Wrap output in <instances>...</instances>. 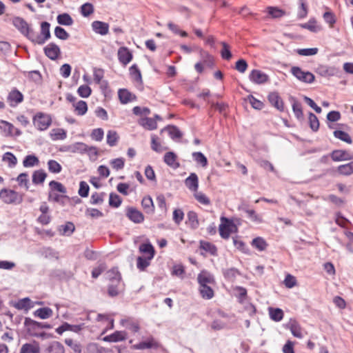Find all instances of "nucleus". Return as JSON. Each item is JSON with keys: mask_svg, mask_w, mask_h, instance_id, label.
I'll use <instances>...</instances> for the list:
<instances>
[{"mask_svg": "<svg viewBox=\"0 0 353 353\" xmlns=\"http://www.w3.org/2000/svg\"><path fill=\"white\" fill-rule=\"evenodd\" d=\"M109 284L108 286V294L111 297L119 295L121 290V275L117 269H112L108 272Z\"/></svg>", "mask_w": 353, "mask_h": 353, "instance_id": "f257e3e1", "label": "nucleus"}, {"mask_svg": "<svg viewBox=\"0 0 353 353\" xmlns=\"http://www.w3.org/2000/svg\"><path fill=\"white\" fill-rule=\"evenodd\" d=\"M0 199L6 204L16 205L23 202V196L14 190L3 188L0 190Z\"/></svg>", "mask_w": 353, "mask_h": 353, "instance_id": "f03ea898", "label": "nucleus"}, {"mask_svg": "<svg viewBox=\"0 0 353 353\" xmlns=\"http://www.w3.org/2000/svg\"><path fill=\"white\" fill-rule=\"evenodd\" d=\"M12 25L21 34L31 41L34 30L23 18L20 17H13Z\"/></svg>", "mask_w": 353, "mask_h": 353, "instance_id": "7ed1b4c3", "label": "nucleus"}, {"mask_svg": "<svg viewBox=\"0 0 353 353\" xmlns=\"http://www.w3.org/2000/svg\"><path fill=\"white\" fill-rule=\"evenodd\" d=\"M50 23L48 21H43L41 23V34L38 35L34 30L32 37L31 42L34 44L43 45L46 41L50 39L51 34L50 31Z\"/></svg>", "mask_w": 353, "mask_h": 353, "instance_id": "20e7f679", "label": "nucleus"}, {"mask_svg": "<svg viewBox=\"0 0 353 353\" xmlns=\"http://www.w3.org/2000/svg\"><path fill=\"white\" fill-rule=\"evenodd\" d=\"M32 121L39 130L43 131L51 125L52 118L50 114L39 112L33 117Z\"/></svg>", "mask_w": 353, "mask_h": 353, "instance_id": "39448f33", "label": "nucleus"}, {"mask_svg": "<svg viewBox=\"0 0 353 353\" xmlns=\"http://www.w3.org/2000/svg\"><path fill=\"white\" fill-rule=\"evenodd\" d=\"M221 222L219 228V234L224 239H228L230 237L232 228H234L236 230H238L236 225L231 219L222 216L221 217Z\"/></svg>", "mask_w": 353, "mask_h": 353, "instance_id": "423d86ee", "label": "nucleus"}, {"mask_svg": "<svg viewBox=\"0 0 353 353\" xmlns=\"http://www.w3.org/2000/svg\"><path fill=\"white\" fill-rule=\"evenodd\" d=\"M290 72L298 80L306 83H312L315 80L314 75L309 71H303L299 66H293L290 69Z\"/></svg>", "mask_w": 353, "mask_h": 353, "instance_id": "0eeeda50", "label": "nucleus"}, {"mask_svg": "<svg viewBox=\"0 0 353 353\" xmlns=\"http://www.w3.org/2000/svg\"><path fill=\"white\" fill-rule=\"evenodd\" d=\"M91 150L94 151V155L96 159L97 157L99 155L97 148L94 146H88L85 143L83 142H76L73 144H71V152L72 153H79L81 154L87 153L89 156H90V152Z\"/></svg>", "mask_w": 353, "mask_h": 353, "instance_id": "6e6552de", "label": "nucleus"}, {"mask_svg": "<svg viewBox=\"0 0 353 353\" xmlns=\"http://www.w3.org/2000/svg\"><path fill=\"white\" fill-rule=\"evenodd\" d=\"M23 324L27 334L30 336L35 337L40 331L39 322L30 317H25Z\"/></svg>", "mask_w": 353, "mask_h": 353, "instance_id": "1a4fd4ad", "label": "nucleus"}, {"mask_svg": "<svg viewBox=\"0 0 353 353\" xmlns=\"http://www.w3.org/2000/svg\"><path fill=\"white\" fill-rule=\"evenodd\" d=\"M239 210L242 211L247 214V217L252 221L261 223L263 220L261 215L258 214L256 211L253 209H250L248 204L243 203L239 208Z\"/></svg>", "mask_w": 353, "mask_h": 353, "instance_id": "9d476101", "label": "nucleus"}, {"mask_svg": "<svg viewBox=\"0 0 353 353\" xmlns=\"http://www.w3.org/2000/svg\"><path fill=\"white\" fill-rule=\"evenodd\" d=\"M249 79L255 84H264L270 81V77L267 74L257 69L251 71Z\"/></svg>", "mask_w": 353, "mask_h": 353, "instance_id": "9b49d317", "label": "nucleus"}, {"mask_svg": "<svg viewBox=\"0 0 353 353\" xmlns=\"http://www.w3.org/2000/svg\"><path fill=\"white\" fill-rule=\"evenodd\" d=\"M0 129L5 132L6 137H19L22 133L19 129L15 128L11 123L4 120L0 121Z\"/></svg>", "mask_w": 353, "mask_h": 353, "instance_id": "f8f14e48", "label": "nucleus"}, {"mask_svg": "<svg viewBox=\"0 0 353 353\" xmlns=\"http://www.w3.org/2000/svg\"><path fill=\"white\" fill-rule=\"evenodd\" d=\"M45 55L51 60H56L61 54L59 47L54 43H50L43 48Z\"/></svg>", "mask_w": 353, "mask_h": 353, "instance_id": "ddd939ff", "label": "nucleus"}, {"mask_svg": "<svg viewBox=\"0 0 353 353\" xmlns=\"http://www.w3.org/2000/svg\"><path fill=\"white\" fill-rule=\"evenodd\" d=\"M289 101L292 103V111L295 117L299 121L303 122L305 120V118L302 110V104L292 96L290 97Z\"/></svg>", "mask_w": 353, "mask_h": 353, "instance_id": "4468645a", "label": "nucleus"}, {"mask_svg": "<svg viewBox=\"0 0 353 353\" xmlns=\"http://www.w3.org/2000/svg\"><path fill=\"white\" fill-rule=\"evenodd\" d=\"M330 157L334 161H349L353 159V154L344 150H334L330 153Z\"/></svg>", "mask_w": 353, "mask_h": 353, "instance_id": "2eb2a0df", "label": "nucleus"}, {"mask_svg": "<svg viewBox=\"0 0 353 353\" xmlns=\"http://www.w3.org/2000/svg\"><path fill=\"white\" fill-rule=\"evenodd\" d=\"M126 216L134 223H141L144 221L143 213L133 207H128L127 208Z\"/></svg>", "mask_w": 353, "mask_h": 353, "instance_id": "dca6fc26", "label": "nucleus"}, {"mask_svg": "<svg viewBox=\"0 0 353 353\" xmlns=\"http://www.w3.org/2000/svg\"><path fill=\"white\" fill-rule=\"evenodd\" d=\"M270 104L280 112L284 111V103L281 97L276 92H270L268 97Z\"/></svg>", "mask_w": 353, "mask_h": 353, "instance_id": "f3484780", "label": "nucleus"}, {"mask_svg": "<svg viewBox=\"0 0 353 353\" xmlns=\"http://www.w3.org/2000/svg\"><path fill=\"white\" fill-rule=\"evenodd\" d=\"M7 99L10 106L15 107L23 101V95L19 90L14 88L9 92Z\"/></svg>", "mask_w": 353, "mask_h": 353, "instance_id": "a211bd4d", "label": "nucleus"}, {"mask_svg": "<svg viewBox=\"0 0 353 353\" xmlns=\"http://www.w3.org/2000/svg\"><path fill=\"white\" fill-rule=\"evenodd\" d=\"M118 97L122 104H127L137 100L136 95L125 88H121L118 90Z\"/></svg>", "mask_w": 353, "mask_h": 353, "instance_id": "6ab92c4d", "label": "nucleus"}, {"mask_svg": "<svg viewBox=\"0 0 353 353\" xmlns=\"http://www.w3.org/2000/svg\"><path fill=\"white\" fill-rule=\"evenodd\" d=\"M132 54L127 47H121L118 50V59L124 65L130 63L132 59Z\"/></svg>", "mask_w": 353, "mask_h": 353, "instance_id": "aec40b11", "label": "nucleus"}, {"mask_svg": "<svg viewBox=\"0 0 353 353\" xmlns=\"http://www.w3.org/2000/svg\"><path fill=\"white\" fill-rule=\"evenodd\" d=\"M185 185L192 192H197L199 188V178L196 173H190L185 179Z\"/></svg>", "mask_w": 353, "mask_h": 353, "instance_id": "412c9836", "label": "nucleus"}, {"mask_svg": "<svg viewBox=\"0 0 353 353\" xmlns=\"http://www.w3.org/2000/svg\"><path fill=\"white\" fill-rule=\"evenodd\" d=\"M127 334L125 331H116L114 333L105 336L103 340L106 342H119L125 340Z\"/></svg>", "mask_w": 353, "mask_h": 353, "instance_id": "4be33fe9", "label": "nucleus"}, {"mask_svg": "<svg viewBox=\"0 0 353 353\" xmlns=\"http://www.w3.org/2000/svg\"><path fill=\"white\" fill-rule=\"evenodd\" d=\"M316 72L322 77H332L336 74L338 70L334 67L320 65L316 69Z\"/></svg>", "mask_w": 353, "mask_h": 353, "instance_id": "5701e85b", "label": "nucleus"}, {"mask_svg": "<svg viewBox=\"0 0 353 353\" xmlns=\"http://www.w3.org/2000/svg\"><path fill=\"white\" fill-rule=\"evenodd\" d=\"M197 281L199 285H205L208 283H214V279L212 274H211L207 270H202L197 276Z\"/></svg>", "mask_w": 353, "mask_h": 353, "instance_id": "b1692460", "label": "nucleus"}, {"mask_svg": "<svg viewBox=\"0 0 353 353\" xmlns=\"http://www.w3.org/2000/svg\"><path fill=\"white\" fill-rule=\"evenodd\" d=\"M92 30L97 34L105 35L108 33V23L100 21H94L92 23Z\"/></svg>", "mask_w": 353, "mask_h": 353, "instance_id": "393cba45", "label": "nucleus"}, {"mask_svg": "<svg viewBox=\"0 0 353 353\" xmlns=\"http://www.w3.org/2000/svg\"><path fill=\"white\" fill-rule=\"evenodd\" d=\"M20 353H40L39 343L36 341L24 343L20 349Z\"/></svg>", "mask_w": 353, "mask_h": 353, "instance_id": "a878e982", "label": "nucleus"}, {"mask_svg": "<svg viewBox=\"0 0 353 353\" xmlns=\"http://www.w3.org/2000/svg\"><path fill=\"white\" fill-rule=\"evenodd\" d=\"M44 353H65V347L59 341H52L44 350Z\"/></svg>", "mask_w": 353, "mask_h": 353, "instance_id": "bb28decb", "label": "nucleus"}, {"mask_svg": "<svg viewBox=\"0 0 353 353\" xmlns=\"http://www.w3.org/2000/svg\"><path fill=\"white\" fill-rule=\"evenodd\" d=\"M159 347V344L154 341L152 338L147 340L141 341L139 343L134 345L135 350H145V349H157Z\"/></svg>", "mask_w": 353, "mask_h": 353, "instance_id": "cd10ccee", "label": "nucleus"}, {"mask_svg": "<svg viewBox=\"0 0 353 353\" xmlns=\"http://www.w3.org/2000/svg\"><path fill=\"white\" fill-rule=\"evenodd\" d=\"M53 314V311L48 307H40L33 312L35 317L41 319H47L50 318Z\"/></svg>", "mask_w": 353, "mask_h": 353, "instance_id": "c85d7f7f", "label": "nucleus"}, {"mask_svg": "<svg viewBox=\"0 0 353 353\" xmlns=\"http://www.w3.org/2000/svg\"><path fill=\"white\" fill-rule=\"evenodd\" d=\"M139 124L148 130H153L157 128L156 120L150 117L140 119L139 120Z\"/></svg>", "mask_w": 353, "mask_h": 353, "instance_id": "c756f323", "label": "nucleus"}, {"mask_svg": "<svg viewBox=\"0 0 353 353\" xmlns=\"http://www.w3.org/2000/svg\"><path fill=\"white\" fill-rule=\"evenodd\" d=\"M176 155L173 152H168L165 154L163 157L164 162L169 166L173 168L179 167V163L176 162Z\"/></svg>", "mask_w": 353, "mask_h": 353, "instance_id": "7c9ffc66", "label": "nucleus"}, {"mask_svg": "<svg viewBox=\"0 0 353 353\" xmlns=\"http://www.w3.org/2000/svg\"><path fill=\"white\" fill-rule=\"evenodd\" d=\"M141 205L147 214H153L154 205L150 196H144L141 201Z\"/></svg>", "mask_w": 353, "mask_h": 353, "instance_id": "2f4dec72", "label": "nucleus"}, {"mask_svg": "<svg viewBox=\"0 0 353 353\" xmlns=\"http://www.w3.org/2000/svg\"><path fill=\"white\" fill-rule=\"evenodd\" d=\"M46 177L47 174L43 170H37L33 172L32 181L34 185L42 184Z\"/></svg>", "mask_w": 353, "mask_h": 353, "instance_id": "473e14b6", "label": "nucleus"}, {"mask_svg": "<svg viewBox=\"0 0 353 353\" xmlns=\"http://www.w3.org/2000/svg\"><path fill=\"white\" fill-rule=\"evenodd\" d=\"M139 251L141 253L148 254L149 259H152L155 254V250L153 245L150 243H143L139 246Z\"/></svg>", "mask_w": 353, "mask_h": 353, "instance_id": "72a5a7b5", "label": "nucleus"}, {"mask_svg": "<svg viewBox=\"0 0 353 353\" xmlns=\"http://www.w3.org/2000/svg\"><path fill=\"white\" fill-rule=\"evenodd\" d=\"M200 56L202 60V63L207 67L212 68L214 65V57L207 51L203 50H200Z\"/></svg>", "mask_w": 353, "mask_h": 353, "instance_id": "f704fd0d", "label": "nucleus"}, {"mask_svg": "<svg viewBox=\"0 0 353 353\" xmlns=\"http://www.w3.org/2000/svg\"><path fill=\"white\" fill-rule=\"evenodd\" d=\"M251 245L260 252L265 250L267 247L268 246V244L267 243L265 240L260 236L254 238L252 241Z\"/></svg>", "mask_w": 353, "mask_h": 353, "instance_id": "c9c22d12", "label": "nucleus"}, {"mask_svg": "<svg viewBox=\"0 0 353 353\" xmlns=\"http://www.w3.org/2000/svg\"><path fill=\"white\" fill-rule=\"evenodd\" d=\"M200 248L209 252L212 256L217 255V248L215 245L205 241H200Z\"/></svg>", "mask_w": 353, "mask_h": 353, "instance_id": "e433bc0d", "label": "nucleus"}, {"mask_svg": "<svg viewBox=\"0 0 353 353\" xmlns=\"http://www.w3.org/2000/svg\"><path fill=\"white\" fill-rule=\"evenodd\" d=\"M50 137L53 141L63 140L67 137L66 131L62 128L52 129Z\"/></svg>", "mask_w": 353, "mask_h": 353, "instance_id": "4c0bfd02", "label": "nucleus"}, {"mask_svg": "<svg viewBox=\"0 0 353 353\" xmlns=\"http://www.w3.org/2000/svg\"><path fill=\"white\" fill-rule=\"evenodd\" d=\"M199 292L201 297L205 299H211L214 296V290L208 285H201L199 287Z\"/></svg>", "mask_w": 353, "mask_h": 353, "instance_id": "58836bf2", "label": "nucleus"}, {"mask_svg": "<svg viewBox=\"0 0 353 353\" xmlns=\"http://www.w3.org/2000/svg\"><path fill=\"white\" fill-rule=\"evenodd\" d=\"M269 314L270 319L276 322H279L281 321L283 318L284 313L283 311L280 308H269Z\"/></svg>", "mask_w": 353, "mask_h": 353, "instance_id": "ea45409f", "label": "nucleus"}, {"mask_svg": "<svg viewBox=\"0 0 353 353\" xmlns=\"http://www.w3.org/2000/svg\"><path fill=\"white\" fill-rule=\"evenodd\" d=\"M129 70L130 74L135 81L143 83L141 73L137 64H133Z\"/></svg>", "mask_w": 353, "mask_h": 353, "instance_id": "a19ab883", "label": "nucleus"}, {"mask_svg": "<svg viewBox=\"0 0 353 353\" xmlns=\"http://www.w3.org/2000/svg\"><path fill=\"white\" fill-rule=\"evenodd\" d=\"M57 20L59 24L62 26H71L73 24V19L68 13H62L57 16Z\"/></svg>", "mask_w": 353, "mask_h": 353, "instance_id": "79ce46f5", "label": "nucleus"}, {"mask_svg": "<svg viewBox=\"0 0 353 353\" xmlns=\"http://www.w3.org/2000/svg\"><path fill=\"white\" fill-rule=\"evenodd\" d=\"M337 170L341 175L348 176L352 174L353 173V161L339 165Z\"/></svg>", "mask_w": 353, "mask_h": 353, "instance_id": "37998d69", "label": "nucleus"}, {"mask_svg": "<svg viewBox=\"0 0 353 353\" xmlns=\"http://www.w3.org/2000/svg\"><path fill=\"white\" fill-rule=\"evenodd\" d=\"M49 187L50 189V192H59L63 194H65L67 192L66 188L60 182L56 181H51L49 183Z\"/></svg>", "mask_w": 353, "mask_h": 353, "instance_id": "c03bdc74", "label": "nucleus"}, {"mask_svg": "<svg viewBox=\"0 0 353 353\" xmlns=\"http://www.w3.org/2000/svg\"><path fill=\"white\" fill-rule=\"evenodd\" d=\"M2 161L7 162L10 168H14L17 163V157L10 152H7L3 155Z\"/></svg>", "mask_w": 353, "mask_h": 353, "instance_id": "a18cd8bd", "label": "nucleus"}, {"mask_svg": "<svg viewBox=\"0 0 353 353\" xmlns=\"http://www.w3.org/2000/svg\"><path fill=\"white\" fill-rule=\"evenodd\" d=\"M14 306L18 310H25L26 311H28L31 307L30 299L28 297L19 299L14 303Z\"/></svg>", "mask_w": 353, "mask_h": 353, "instance_id": "49530a36", "label": "nucleus"}, {"mask_svg": "<svg viewBox=\"0 0 353 353\" xmlns=\"http://www.w3.org/2000/svg\"><path fill=\"white\" fill-rule=\"evenodd\" d=\"M165 128L168 130V134L172 139H180L183 136V134L176 125H168Z\"/></svg>", "mask_w": 353, "mask_h": 353, "instance_id": "de8ad7c7", "label": "nucleus"}, {"mask_svg": "<svg viewBox=\"0 0 353 353\" xmlns=\"http://www.w3.org/2000/svg\"><path fill=\"white\" fill-rule=\"evenodd\" d=\"M149 257L138 256L137 259V267L140 271H144L150 264Z\"/></svg>", "mask_w": 353, "mask_h": 353, "instance_id": "09e8293b", "label": "nucleus"}, {"mask_svg": "<svg viewBox=\"0 0 353 353\" xmlns=\"http://www.w3.org/2000/svg\"><path fill=\"white\" fill-rule=\"evenodd\" d=\"M309 125L310 128L314 132H317L319 129V121L317 117L312 112H310L308 114Z\"/></svg>", "mask_w": 353, "mask_h": 353, "instance_id": "8fccbe9b", "label": "nucleus"}, {"mask_svg": "<svg viewBox=\"0 0 353 353\" xmlns=\"http://www.w3.org/2000/svg\"><path fill=\"white\" fill-rule=\"evenodd\" d=\"M39 162V159L35 155L29 154L24 158L23 161V165L26 168H30L37 165Z\"/></svg>", "mask_w": 353, "mask_h": 353, "instance_id": "3c124183", "label": "nucleus"}, {"mask_svg": "<svg viewBox=\"0 0 353 353\" xmlns=\"http://www.w3.org/2000/svg\"><path fill=\"white\" fill-rule=\"evenodd\" d=\"M193 159L202 167L208 165V159L201 152H194L192 153Z\"/></svg>", "mask_w": 353, "mask_h": 353, "instance_id": "603ef678", "label": "nucleus"}, {"mask_svg": "<svg viewBox=\"0 0 353 353\" xmlns=\"http://www.w3.org/2000/svg\"><path fill=\"white\" fill-rule=\"evenodd\" d=\"M187 216L190 228L194 230L196 229L199 225L197 214L194 211H189Z\"/></svg>", "mask_w": 353, "mask_h": 353, "instance_id": "864d4df0", "label": "nucleus"}, {"mask_svg": "<svg viewBox=\"0 0 353 353\" xmlns=\"http://www.w3.org/2000/svg\"><path fill=\"white\" fill-rule=\"evenodd\" d=\"M333 134L336 138H337L344 142H346L347 143L350 144L352 143V140L350 136L349 135V134L347 132H346L345 131L337 130L334 131Z\"/></svg>", "mask_w": 353, "mask_h": 353, "instance_id": "5fc2aeb1", "label": "nucleus"}, {"mask_svg": "<svg viewBox=\"0 0 353 353\" xmlns=\"http://www.w3.org/2000/svg\"><path fill=\"white\" fill-rule=\"evenodd\" d=\"M221 43L222 46V49L221 50V56L223 59L229 61L232 57L230 46L224 41L221 42Z\"/></svg>", "mask_w": 353, "mask_h": 353, "instance_id": "6e6d98bb", "label": "nucleus"}, {"mask_svg": "<svg viewBox=\"0 0 353 353\" xmlns=\"http://www.w3.org/2000/svg\"><path fill=\"white\" fill-rule=\"evenodd\" d=\"M48 168L49 172L54 174H58L61 172L62 167L57 161L50 159L48 161Z\"/></svg>", "mask_w": 353, "mask_h": 353, "instance_id": "4d7b16f0", "label": "nucleus"}, {"mask_svg": "<svg viewBox=\"0 0 353 353\" xmlns=\"http://www.w3.org/2000/svg\"><path fill=\"white\" fill-rule=\"evenodd\" d=\"M268 14L274 19H278L283 17L285 14V12L277 7H268Z\"/></svg>", "mask_w": 353, "mask_h": 353, "instance_id": "13d9d810", "label": "nucleus"}, {"mask_svg": "<svg viewBox=\"0 0 353 353\" xmlns=\"http://www.w3.org/2000/svg\"><path fill=\"white\" fill-rule=\"evenodd\" d=\"M64 342L74 351V353H82V345L79 343L74 342L72 339H65Z\"/></svg>", "mask_w": 353, "mask_h": 353, "instance_id": "bf43d9fd", "label": "nucleus"}, {"mask_svg": "<svg viewBox=\"0 0 353 353\" xmlns=\"http://www.w3.org/2000/svg\"><path fill=\"white\" fill-rule=\"evenodd\" d=\"M119 137L116 131L109 130L107 134V143L112 147L117 145Z\"/></svg>", "mask_w": 353, "mask_h": 353, "instance_id": "052dcab7", "label": "nucleus"}, {"mask_svg": "<svg viewBox=\"0 0 353 353\" xmlns=\"http://www.w3.org/2000/svg\"><path fill=\"white\" fill-rule=\"evenodd\" d=\"M238 274H240V272L235 268H228L223 271V276L225 279L229 281L234 280Z\"/></svg>", "mask_w": 353, "mask_h": 353, "instance_id": "680f3d73", "label": "nucleus"}, {"mask_svg": "<svg viewBox=\"0 0 353 353\" xmlns=\"http://www.w3.org/2000/svg\"><path fill=\"white\" fill-rule=\"evenodd\" d=\"M290 330L294 336L299 339H301L303 337L301 327L296 321L291 322Z\"/></svg>", "mask_w": 353, "mask_h": 353, "instance_id": "e2e57ef3", "label": "nucleus"}, {"mask_svg": "<svg viewBox=\"0 0 353 353\" xmlns=\"http://www.w3.org/2000/svg\"><path fill=\"white\" fill-rule=\"evenodd\" d=\"M105 196V192L98 193L95 192L91 195L90 203L92 205L101 204L103 202Z\"/></svg>", "mask_w": 353, "mask_h": 353, "instance_id": "0e129e2a", "label": "nucleus"}, {"mask_svg": "<svg viewBox=\"0 0 353 353\" xmlns=\"http://www.w3.org/2000/svg\"><path fill=\"white\" fill-rule=\"evenodd\" d=\"M75 110L77 112V114L80 116L84 115L88 111L87 103L84 101H79L76 104H74Z\"/></svg>", "mask_w": 353, "mask_h": 353, "instance_id": "69168bd1", "label": "nucleus"}, {"mask_svg": "<svg viewBox=\"0 0 353 353\" xmlns=\"http://www.w3.org/2000/svg\"><path fill=\"white\" fill-rule=\"evenodd\" d=\"M122 203V199L121 197L114 192H111L110 194L109 198V205L113 208H119Z\"/></svg>", "mask_w": 353, "mask_h": 353, "instance_id": "338daca9", "label": "nucleus"}, {"mask_svg": "<svg viewBox=\"0 0 353 353\" xmlns=\"http://www.w3.org/2000/svg\"><path fill=\"white\" fill-rule=\"evenodd\" d=\"M316 20L314 18L310 19L307 23H301L300 26L304 29L309 30L312 32H317L320 28L315 25Z\"/></svg>", "mask_w": 353, "mask_h": 353, "instance_id": "774afa93", "label": "nucleus"}]
</instances>
